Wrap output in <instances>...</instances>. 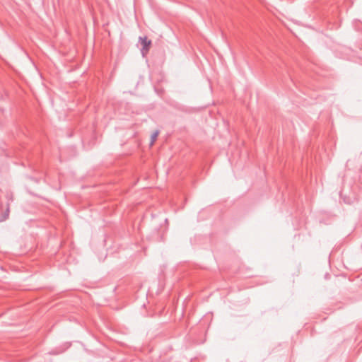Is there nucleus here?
Wrapping results in <instances>:
<instances>
[{"label":"nucleus","instance_id":"1","mask_svg":"<svg viewBox=\"0 0 362 362\" xmlns=\"http://www.w3.org/2000/svg\"><path fill=\"white\" fill-rule=\"evenodd\" d=\"M141 45H142L141 53L143 56H145L149 51L151 45V40H148L147 37H139V38Z\"/></svg>","mask_w":362,"mask_h":362},{"label":"nucleus","instance_id":"2","mask_svg":"<svg viewBox=\"0 0 362 362\" xmlns=\"http://www.w3.org/2000/svg\"><path fill=\"white\" fill-rule=\"evenodd\" d=\"M9 214H10V204L7 203L6 209L2 213V214H1V216L0 217V221L2 222V221H6L8 218Z\"/></svg>","mask_w":362,"mask_h":362},{"label":"nucleus","instance_id":"3","mask_svg":"<svg viewBox=\"0 0 362 362\" xmlns=\"http://www.w3.org/2000/svg\"><path fill=\"white\" fill-rule=\"evenodd\" d=\"M158 134H159L158 131H156L155 132H153L152 134V135L151 136V143H150L151 146H152L154 144V142H155V141H156Z\"/></svg>","mask_w":362,"mask_h":362},{"label":"nucleus","instance_id":"4","mask_svg":"<svg viewBox=\"0 0 362 362\" xmlns=\"http://www.w3.org/2000/svg\"><path fill=\"white\" fill-rule=\"evenodd\" d=\"M6 199L8 200V202L7 203H9L10 204V202H12L13 201V197H12V194H6Z\"/></svg>","mask_w":362,"mask_h":362}]
</instances>
